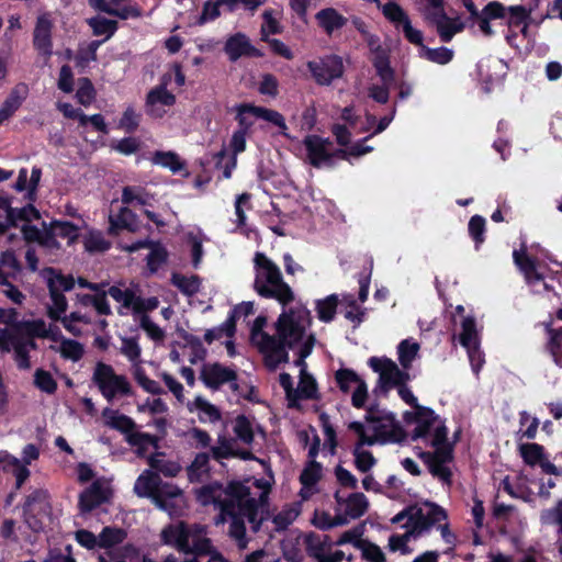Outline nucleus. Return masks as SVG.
Here are the masks:
<instances>
[{"instance_id": "nucleus-1", "label": "nucleus", "mask_w": 562, "mask_h": 562, "mask_svg": "<svg viewBox=\"0 0 562 562\" xmlns=\"http://www.w3.org/2000/svg\"><path fill=\"white\" fill-rule=\"evenodd\" d=\"M271 485L263 479H247L243 482H231L226 487L212 483L195 491L198 502L214 505L220 509L215 524H224L231 518L228 536L239 550L248 546V537L244 518H247L254 532L259 531L261 524L269 517L268 495Z\"/></svg>"}, {"instance_id": "nucleus-47", "label": "nucleus", "mask_w": 562, "mask_h": 562, "mask_svg": "<svg viewBox=\"0 0 562 562\" xmlns=\"http://www.w3.org/2000/svg\"><path fill=\"white\" fill-rule=\"evenodd\" d=\"M254 303L252 302H241L237 304L233 311L231 312L228 318L225 322V326L227 328V337H232L236 329V321L239 318H245L251 314H254Z\"/></svg>"}, {"instance_id": "nucleus-57", "label": "nucleus", "mask_w": 562, "mask_h": 562, "mask_svg": "<svg viewBox=\"0 0 562 562\" xmlns=\"http://www.w3.org/2000/svg\"><path fill=\"white\" fill-rule=\"evenodd\" d=\"M531 11L527 10L522 5H510L507 8V23L509 26L519 27L522 26L524 30L527 29V20L530 16Z\"/></svg>"}, {"instance_id": "nucleus-63", "label": "nucleus", "mask_w": 562, "mask_h": 562, "mask_svg": "<svg viewBox=\"0 0 562 562\" xmlns=\"http://www.w3.org/2000/svg\"><path fill=\"white\" fill-rule=\"evenodd\" d=\"M102 43L103 41H92L86 47H79L75 57L76 65L83 68L90 61H94L97 59V50Z\"/></svg>"}, {"instance_id": "nucleus-16", "label": "nucleus", "mask_w": 562, "mask_h": 562, "mask_svg": "<svg viewBox=\"0 0 562 562\" xmlns=\"http://www.w3.org/2000/svg\"><path fill=\"white\" fill-rule=\"evenodd\" d=\"M335 380L342 393H351V403L356 408L364 406L368 398L367 383L351 369H339Z\"/></svg>"}, {"instance_id": "nucleus-14", "label": "nucleus", "mask_w": 562, "mask_h": 562, "mask_svg": "<svg viewBox=\"0 0 562 562\" xmlns=\"http://www.w3.org/2000/svg\"><path fill=\"white\" fill-rule=\"evenodd\" d=\"M75 279L70 276L54 273L48 279V289L50 294V304L47 305V315L53 321L64 317L67 311V300L63 291H70L75 285Z\"/></svg>"}, {"instance_id": "nucleus-24", "label": "nucleus", "mask_w": 562, "mask_h": 562, "mask_svg": "<svg viewBox=\"0 0 562 562\" xmlns=\"http://www.w3.org/2000/svg\"><path fill=\"white\" fill-rule=\"evenodd\" d=\"M201 380L210 389H218L224 383L236 380V372L220 363L205 364L201 370Z\"/></svg>"}, {"instance_id": "nucleus-46", "label": "nucleus", "mask_w": 562, "mask_h": 562, "mask_svg": "<svg viewBox=\"0 0 562 562\" xmlns=\"http://www.w3.org/2000/svg\"><path fill=\"white\" fill-rule=\"evenodd\" d=\"M171 281L176 288L188 296H192L200 291L201 281L196 276L188 277L180 273H173Z\"/></svg>"}, {"instance_id": "nucleus-13", "label": "nucleus", "mask_w": 562, "mask_h": 562, "mask_svg": "<svg viewBox=\"0 0 562 562\" xmlns=\"http://www.w3.org/2000/svg\"><path fill=\"white\" fill-rule=\"evenodd\" d=\"M369 430L373 445L396 442L403 437L402 428L394 415L384 412L369 414Z\"/></svg>"}, {"instance_id": "nucleus-10", "label": "nucleus", "mask_w": 562, "mask_h": 562, "mask_svg": "<svg viewBox=\"0 0 562 562\" xmlns=\"http://www.w3.org/2000/svg\"><path fill=\"white\" fill-rule=\"evenodd\" d=\"M426 1L427 3L424 8L425 19L436 26L437 33L442 42H450L456 34L464 29V23L460 18H450L446 14L442 0Z\"/></svg>"}, {"instance_id": "nucleus-27", "label": "nucleus", "mask_w": 562, "mask_h": 562, "mask_svg": "<svg viewBox=\"0 0 562 562\" xmlns=\"http://www.w3.org/2000/svg\"><path fill=\"white\" fill-rule=\"evenodd\" d=\"M46 506V493L37 490L30 494L24 505L25 521L34 531L43 529L44 524L42 519L35 517L37 510H43Z\"/></svg>"}, {"instance_id": "nucleus-5", "label": "nucleus", "mask_w": 562, "mask_h": 562, "mask_svg": "<svg viewBox=\"0 0 562 562\" xmlns=\"http://www.w3.org/2000/svg\"><path fill=\"white\" fill-rule=\"evenodd\" d=\"M447 519V514L442 507L435 503L425 502L404 508L396 514L391 521L402 524L406 529L403 535H393L389 539L391 551H401L403 554L409 553L411 549L407 542L412 538H417L427 532L434 525Z\"/></svg>"}, {"instance_id": "nucleus-60", "label": "nucleus", "mask_w": 562, "mask_h": 562, "mask_svg": "<svg viewBox=\"0 0 562 562\" xmlns=\"http://www.w3.org/2000/svg\"><path fill=\"white\" fill-rule=\"evenodd\" d=\"M126 533L120 528L105 527L99 535V547L111 548L115 544L123 542Z\"/></svg>"}, {"instance_id": "nucleus-36", "label": "nucleus", "mask_w": 562, "mask_h": 562, "mask_svg": "<svg viewBox=\"0 0 562 562\" xmlns=\"http://www.w3.org/2000/svg\"><path fill=\"white\" fill-rule=\"evenodd\" d=\"M161 479L158 473L151 470H145L136 480L134 484V492L140 497L153 498Z\"/></svg>"}, {"instance_id": "nucleus-53", "label": "nucleus", "mask_w": 562, "mask_h": 562, "mask_svg": "<svg viewBox=\"0 0 562 562\" xmlns=\"http://www.w3.org/2000/svg\"><path fill=\"white\" fill-rule=\"evenodd\" d=\"M210 457L207 453H199L195 456L191 465L188 468V475L191 482L202 481L209 472Z\"/></svg>"}, {"instance_id": "nucleus-45", "label": "nucleus", "mask_w": 562, "mask_h": 562, "mask_svg": "<svg viewBox=\"0 0 562 562\" xmlns=\"http://www.w3.org/2000/svg\"><path fill=\"white\" fill-rule=\"evenodd\" d=\"M338 305V296L330 294L325 299L317 300L315 303V311L319 321L329 323L334 319Z\"/></svg>"}, {"instance_id": "nucleus-20", "label": "nucleus", "mask_w": 562, "mask_h": 562, "mask_svg": "<svg viewBox=\"0 0 562 562\" xmlns=\"http://www.w3.org/2000/svg\"><path fill=\"white\" fill-rule=\"evenodd\" d=\"M176 102V97L167 90V78L160 86L151 89L146 98V111L154 117H161L165 114L164 106H171Z\"/></svg>"}, {"instance_id": "nucleus-21", "label": "nucleus", "mask_w": 562, "mask_h": 562, "mask_svg": "<svg viewBox=\"0 0 562 562\" xmlns=\"http://www.w3.org/2000/svg\"><path fill=\"white\" fill-rule=\"evenodd\" d=\"M310 164L319 168L330 160V140L317 135H308L303 140Z\"/></svg>"}, {"instance_id": "nucleus-25", "label": "nucleus", "mask_w": 562, "mask_h": 562, "mask_svg": "<svg viewBox=\"0 0 562 562\" xmlns=\"http://www.w3.org/2000/svg\"><path fill=\"white\" fill-rule=\"evenodd\" d=\"M38 457V448L33 443H29L22 450V458H18L19 465H5V470L10 471L15 477L16 488H20L30 477L31 472L27 465L37 460Z\"/></svg>"}, {"instance_id": "nucleus-49", "label": "nucleus", "mask_w": 562, "mask_h": 562, "mask_svg": "<svg viewBox=\"0 0 562 562\" xmlns=\"http://www.w3.org/2000/svg\"><path fill=\"white\" fill-rule=\"evenodd\" d=\"M148 248L150 251L146 258L147 267L151 273H155L166 263L168 252L164 246L153 241H150Z\"/></svg>"}, {"instance_id": "nucleus-54", "label": "nucleus", "mask_w": 562, "mask_h": 562, "mask_svg": "<svg viewBox=\"0 0 562 562\" xmlns=\"http://www.w3.org/2000/svg\"><path fill=\"white\" fill-rule=\"evenodd\" d=\"M56 351L59 352L64 359L76 362L83 356V346L76 340L63 338Z\"/></svg>"}, {"instance_id": "nucleus-11", "label": "nucleus", "mask_w": 562, "mask_h": 562, "mask_svg": "<svg viewBox=\"0 0 562 562\" xmlns=\"http://www.w3.org/2000/svg\"><path fill=\"white\" fill-rule=\"evenodd\" d=\"M236 120L239 125V130L248 132L257 119L265 120L280 127L283 135H286L285 131L288 126L285 120L281 113L274 110H270L262 106H256L248 103L237 104L235 106Z\"/></svg>"}, {"instance_id": "nucleus-2", "label": "nucleus", "mask_w": 562, "mask_h": 562, "mask_svg": "<svg viewBox=\"0 0 562 562\" xmlns=\"http://www.w3.org/2000/svg\"><path fill=\"white\" fill-rule=\"evenodd\" d=\"M267 324L265 316H258L250 331V339L259 350L265 353L266 362L270 368H277L281 362L288 361V349H297L300 363L312 352L315 338L307 334L311 325V313L305 305L297 303L284 310L278 317L274 328L276 334L263 331Z\"/></svg>"}, {"instance_id": "nucleus-61", "label": "nucleus", "mask_w": 562, "mask_h": 562, "mask_svg": "<svg viewBox=\"0 0 562 562\" xmlns=\"http://www.w3.org/2000/svg\"><path fill=\"white\" fill-rule=\"evenodd\" d=\"M108 294L115 300L117 303L122 305L124 308H132L134 310L135 301H136V294L131 289H121L119 286H111L108 290Z\"/></svg>"}, {"instance_id": "nucleus-41", "label": "nucleus", "mask_w": 562, "mask_h": 562, "mask_svg": "<svg viewBox=\"0 0 562 562\" xmlns=\"http://www.w3.org/2000/svg\"><path fill=\"white\" fill-rule=\"evenodd\" d=\"M77 303L80 307L92 306L98 315L111 314V307L106 300V293L99 294H77Z\"/></svg>"}, {"instance_id": "nucleus-29", "label": "nucleus", "mask_w": 562, "mask_h": 562, "mask_svg": "<svg viewBox=\"0 0 562 562\" xmlns=\"http://www.w3.org/2000/svg\"><path fill=\"white\" fill-rule=\"evenodd\" d=\"M29 94L27 85L21 82L14 86L0 108V125L9 120L22 105Z\"/></svg>"}, {"instance_id": "nucleus-12", "label": "nucleus", "mask_w": 562, "mask_h": 562, "mask_svg": "<svg viewBox=\"0 0 562 562\" xmlns=\"http://www.w3.org/2000/svg\"><path fill=\"white\" fill-rule=\"evenodd\" d=\"M369 366L379 374V386L385 392L406 384L411 379L407 370L400 369L393 360L386 357H371Z\"/></svg>"}, {"instance_id": "nucleus-39", "label": "nucleus", "mask_w": 562, "mask_h": 562, "mask_svg": "<svg viewBox=\"0 0 562 562\" xmlns=\"http://www.w3.org/2000/svg\"><path fill=\"white\" fill-rule=\"evenodd\" d=\"M546 329L548 335L546 349L555 366L562 368V328H552L550 325H547Z\"/></svg>"}, {"instance_id": "nucleus-50", "label": "nucleus", "mask_w": 562, "mask_h": 562, "mask_svg": "<svg viewBox=\"0 0 562 562\" xmlns=\"http://www.w3.org/2000/svg\"><path fill=\"white\" fill-rule=\"evenodd\" d=\"M236 437L246 445L254 441L255 424L245 416H238L233 426Z\"/></svg>"}, {"instance_id": "nucleus-52", "label": "nucleus", "mask_w": 562, "mask_h": 562, "mask_svg": "<svg viewBox=\"0 0 562 562\" xmlns=\"http://www.w3.org/2000/svg\"><path fill=\"white\" fill-rule=\"evenodd\" d=\"M88 24L92 29L94 35H97V36L105 35V38L103 40V42L109 40L115 33V31L117 29L116 21L109 20L103 16L92 18L88 21Z\"/></svg>"}, {"instance_id": "nucleus-17", "label": "nucleus", "mask_w": 562, "mask_h": 562, "mask_svg": "<svg viewBox=\"0 0 562 562\" xmlns=\"http://www.w3.org/2000/svg\"><path fill=\"white\" fill-rule=\"evenodd\" d=\"M305 549L316 562H341L345 553L341 550H331V543L327 536L308 533L304 537Z\"/></svg>"}, {"instance_id": "nucleus-26", "label": "nucleus", "mask_w": 562, "mask_h": 562, "mask_svg": "<svg viewBox=\"0 0 562 562\" xmlns=\"http://www.w3.org/2000/svg\"><path fill=\"white\" fill-rule=\"evenodd\" d=\"M335 498L338 512L345 513L350 519L360 518L367 513L369 507V501L362 493H352L347 498H342L336 493Z\"/></svg>"}, {"instance_id": "nucleus-37", "label": "nucleus", "mask_w": 562, "mask_h": 562, "mask_svg": "<svg viewBox=\"0 0 562 562\" xmlns=\"http://www.w3.org/2000/svg\"><path fill=\"white\" fill-rule=\"evenodd\" d=\"M188 408L199 412V419L202 423H216L221 419V412L202 396H196L192 403L188 404Z\"/></svg>"}, {"instance_id": "nucleus-6", "label": "nucleus", "mask_w": 562, "mask_h": 562, "mask_svg": "<svg viewBox=\"0 0 562 562\" xmlns=\"http://www.w3.org/2000/svg\"><path fill=\"white\" fill-rule=\"evenodd\" d=\"M254 290L265 299L274 300L283 307L295 302L296 295L288 284L277 263L262 252L254 257Z\"/></svg>"}, {"instance_id": "nucleus-23", "label": "nucleus", "mask_w": 562, "mask_h": 562, "mask_svg": "<svg viewBox=\"0 0 562 562\" xmlns=\"http://www.w3.org/2000/svg\"><path fill=\"white\" fill-rule=\"evenodd\" d=\"M224 52L231 61H236L244 56H261V53L251 45L250 40L244 33L229 36L225 42Z\"/></svg>"}, {"instance_id": "nucleus-44", "label": "nucleus", "mask_w": 562, "mask_h": 562, "mask_svg": "<svg viewBox=\"0 0 562 562\" xmlns=\"http://www.w3.org/2000/svg\"><path fill=\"white\" fill-rule=\"evenodd\" d=\"M150 470L156 473H161L165 476L175 477L181 471L179 463L166 460L161 454L151 456L148 458Z\"/></svg>"}, {"instance_id": "nucleus-9", "label": "nucleus", "mask_w": 562, "mask_h": 562, "mask_svg": "<svg viewBox=\"0 0 562 562\" xmlns=\"http://www.w3.org/2000/svg\"><path fill=\"white\" fill-rule=\"evenodd\" d=\"M91 381L109 403L134 394L128 378L116 373L111 364L102 361L95 363Z\"/></svg>"}, {"instance_id": "nucleus-8", "label": "nucleus", "mask_w": 562, "mask_h": 562, "mask_svg": "<svg viewBox=\"0 0 562 562\" xmlns=\"http://www.w3.org/2000/svg\"><path fill=\"white\" fill-rule=\"evenodd\" d=\"M207 527L196 522L177 521L166 526L160 533L162 543L182 553H211L212 541Z\"/></svg>"}, {"instance_id": "nucleus-48", "label": "nucleus", "mask_w": 562, "mask_h": 562, "mask_svg": "<svg viewBox=\"0 0 562 562\" xmlns=\"http://www.w3.org/2000/svg\"><path fill=\"white\" fill-rule=\"evenodd\" d=\"M123 204H137L146 206L150 204V195L140 187H124L122 190Z\"/></svg>"}, {"instance_id": "nucleus-15", "label": "nucleus", "mask_w": 562, "mask_h": 562, "mask_svg": "<svg viewBox=\"0 0 562 562\" xmlns=\"http://www.w3.org/2000/svg\"><path fill=\"white\" fill-rule=\"evenodd\" d=\"M314 80L321 86H329L344 75L342 59L337 55H326L307 63Z\"/></svg>"}, {"instance_id": "nucleus-59", "label": "nucleus", "mask_w": 562, "mask_h": 562, "mask_svg": "<svg viewBox=\"0 0 562 562\" xmlns=\"http://www.w3.org/2000/svg\"><path fill=\"white\" fill-rule=\"evenodd\" d=\"M85 249L89 252H103L110 248V243L100 232H89L83 238Z\"/></svg>"}, {"instance_id": "nucleus-55", "label": "nucleus", "mask_w": 562, "mask_h": 562, "mask_svg": "<svg viewBox=\"0 0 562 562\" xmlns=\"http://www.w3.org/2000/svg\"><path fill=\"white\" fill-rule=\"evenodd\" d=\"M133 376L137 384L147 393L154 395L164 394V389L159 385V383L145 373V370L140 367H136L133 372Z\"/></svg>"}, {"instance_id": "nucleus-58", "label": "nucleus", "mask_w": 562, "mask_h": 562, "mask_svg": "<svg viewBox=\"0 0 562 562\" xmlns=\"http://www.w3.org/2000/svg\"><path fill=\"white\" fill-rule=\"evenodd\" d=\"M373 65L383 83H392L394 80L393 70L390 67L385 50H381L373 58Z\"/></svg>"}, {"instance_id": "nucleus-34", "label": "nucleus", "mask_w": 562, "mask_h": 562, "mask_svg": "<svg viewBox=\"0 0 562 562\" xmlns=\"http://www.w3.org/2000/svg\"><path fill=\"white\" fill-rule=\"evenodd\" d=\"M109 221L111 233H115L119 229H126L134 233L139 228L136 214L126 206L121 207L117 213L111 214Z\"/></svg>"}, {"instance_id": "nucleus-42", "label": "nucleus", "mask_w": 562, "mask_h": 562, "mask_svg": "<svg viewBox=\"0 0 562 562\" xmlns=\"http://www.w3.org/2000/svg\"><path fill=\"white\" fill-rule=\"evenodd\" d=\"M420 346L412 338L402 340L397 346V358L404 370L412 367L413 361L418 357Z\"/></svg>"}, {"instance_id": "nucleus-32", "label": "nucleus", "mask_w": 562, "mask_h": 562, "mask_svg": "<svg viewBox=\"0 0 562 562\" xmlns=\"http://www.w3.org/2000/svg\"><path fill=\"white\" fill-rule=\"evenodd\" d=\"M322 477V465L315 460H311L303 469L300 481L302 488L300 495L303 499H308L316 493V484Z\"/></svg>"}, {"instance_id": "nucleus-38", "label": "nucleus", "mask_w": 562, "mask_h": 562, "mask_svg": "<svg viewBox=\"0 0 562 562\" xmlns=\"http://www.w3.org/2000/svg\"><path fill=\"white\" fill-rule=\"evenodd\" d=\"M48 225V233L53 239L58 237L67 239L69 244L74 243L79 236V227L68 221H52Z\"/></svg>"}, {"instance_id": "nucleus-40", "label": "nucleus", "mask_w": 562, "mask_h": 562, "mask_svg": "<svg viewBox=\"0 0 562 562\" xmlns=\"http://www.w3.org/2000/svg\"><path fill=\"white\" fill-rule=\"evenodd\" d=\"M150 161L154 165L169 169L173 173L180 172L186 168L184 161L175 151L157 150L153 153Z\"/></svg>"}, {"instance_id": "nucleus-64", "label": "nucleus", "mask_w": 562, "mask_h": 562, "mask_svg": "<svg viewBox=\"0 0 562 562\" xmlns=\"http://www.w3.org/2000/svg\"><path fill=\"white\" fill-rule=\"evenodd\" d=\"M139 327L155 342H162L166 338L165 330L160 328L148 315H142L139 317Z\"/></svg>"}, {"instance_id": "nucleus-51", "label": "nucleus", "mask_w": 562, "mask_h": 562, "mask_svg": "<svg viewBox=\"0 0 562 562\" xmlns=\"http://www.w3.org/2000/svg\"><path fill=\"white\" fill-rule=\"evenodd\" d=\"M126 441L136 448V453L140 457L145 454L150 446H156V439L154 436L135 431V429L126 436Z\"/></svg>"}, {"instance_id": "nucleus-22", "label": "nucleus", "mask_w": 562, "mask_h": 562, "mask_svg": "<svg viewBox=\"0 0 562 562\" xmlns=\"http://www.w3.org/2000/svg\"><path fill=\"white\" fill-rule=\"evenodd\" d=\"M110 497V487L102 480L94 481L85 492L80 494L79 506L82 513L91 512Z\"/></svg>"}, {"instance_id": "nucleus-62", "label": "nucleus", "mask_w": 562, "mask_h": 562, "mask_svg": "<svg viewBox=\"0 0 562 562\" xmlns=\"http://www.w3.org/2000/svg\"><path fill=\"white\" fill-rule=\"evenodd\" d=\"M15 225V209L11 207L8 199L0 198V234L4 233L10 226Z\"/></svg>"}, {"instance_id": "nucleus-28", "label": "nucleus", "mask_w": 562, "mask_h": 562, "mask_svg": "<svg viewBox=\"0 0 562 562\" xmlns=\"http://www.w3.org/2000/svg\"><path fill=\"white\" fill-rule=\"evenodd\" d=\"M21 232L23 238L27 243H36L49 251L60 248V244L56 239H53L52 236H49L48 225L46 223L42 224V228H37L31 224H24L21 227Z\"/></svg>"}, {"instance_id": "nucleus-3", "label": "nucleus", "mask_w": 562, "mask_h": 562, "mask_svg": "<svg viewBox=\"0 0 562 562\" xmlns=\"http://www.w3.org/2000/svg\"><path fill=\"white\" fill-rule=\"evenodd\" d=\"M407 422L416 424L412 439H422L434 451H422L419 458L425 462L431 475L442 484L450 486L452 472L450 463L453 460L452 446L447 440V428L430 408L418 406L414 413H406Z\"/></svg>"}, {"instance_id": "nucleus-43", "label": "nucleus", "mask_w": 562, "mask_h": 562, "mask_svg": "<svg viewBox=\"0 0 562 562\" xmlns=\"http://www.w3.org/2000/svg\"><path fill=\"white\" fill-rule=\"evenodd\" d=\"M459 341L464 348L480 345L479 331L473 317L467 316L462 319Z\"/></svg>"}, {"instance_id": "nucleus-7", "label": "nucleus", "mask_w": 562, "mask_h": 562, "mask_svg": "<svg viewBox=\"0 0 562 562\" xmlns=\"http://www.w3.org/2000/svg\"><path fill=\"white\" fill-rule=\"evenodd\" d=\"M382 12L396 31L401 32L411 44L420 47L419 55L422 58L438 65H446L452 60L454 55L452 49L445 46L429 48L424 45L423 32L413 26L408 14L400 4L389 1L383 5Z\"/></svg>"}, {"instance_id": "nucleus-18", "label": "nucleus", "mask_w": 562, "mask_h": 562, "mask_svg": "<svg viewBox=\"0 0 562 562\" xmlns=\"http://www.w3.org/2000/svg\"><path fill=\"white\" fill-rule=\"evenodd\" d=\"M151 501L159 509L170 515L177 513L184 504L182 491L177 485L162 481Z\"/></svg>"}, {"instance_id": "nucleus-4", "label": "nucleus", "mask_w": 562, "mask_h": 562, "mask_svg": "<svg viewBox=\"0 0 562 562\" xmlns=\"http://www.w3.org/2000/svg\"><path fill=\"white\" fill-rule=\"evenodd\" d=\"M35 338H48L61 344V339L65 337L58 327L47 326L43 319H29L18 325L16 328L0 333V351L3 353L13 351L18 368L29 370L32 366L30 351L37 348Z\"/></svg>"}, {"instance_id": "nucleus-35", "label": "nucleus", "mask_w": 562, "mask_h": 562, "mask_svg": "<svg viewBox=\"0 0 562 562\" xmlns=\"http://www.w3.org/2000/svg\"><path fill=\"white\" fill-rule=\"evenodd\" d=\"M302 359L303 363H300V358L295 361L296 366L300 367V381L294 392V400L314 398L317 392L316 381L306 371L305 358Z\"/></svg>"}, {"instance_id": "nucleus-30", "label": "nucleus", "mask_w": 562, "mask_h": 562, "mask_svg": "<svg viewBox=\"0 0 562 562\" xmlns=\"http://www.w3.org/2000/svg\"><path fill=\"white\" fill-rule=\"evenodd\" d=\"M515 265L524 274L526 282L530 286L543 281V276L538 271L536 260L529 257L525 250H515L513 252Z\"/></svg>"}, {"instance_id": "nucleus-33", "label": "nucleus", "mask_w": 562, "mask_h": 562, "mask_svg": "<svg viewBox=\"0 0 562 562\" xmlns=\"http://www.w3.org/2000/svg\"><path fill=\"white\" fill-rule=\"evenodd\" d=\"M102 418L105 426L119 430L126 436L136 427L135 422L131 417L110 407H105L102 411Z\"/></svg>"}, {"instance_id": "nucleus-19", "label": "nucleus", "mask_w": 562, "mask_h": 562, "mask_svg": "<svg viewBox=\"0 0 562 562\" xmlns=\"http://www.w3.org/2000/svg\"><path fill=\"white\" fill-rule=\"evenodd\" d=\"M53 26L54 24L49 13H42L37 16L33 32V45L46 57H50L53 54Z\"/></svg>"}, {"instance_id": "nucleus-56", "label": "nucleus", "mask_w": 562, "mask_h": 562, "mask_svg": "<svg viewBox=\"0 0 562 562\" xmlns=\"http://www.w3.org/2000/svg\"><path fill=\"white\" fill-rule=\"evenodd\" d=\"M299 514V509L293 506L282 508L272 518L273 529L277 531L286 529L297 518Z\"/></svg>"}, {"instance_id": "nucleus-31", "label": "nucleus", "mask_w": 562, "mask_h": 562, "mask_svg": "<svg viewBox=\"0 0 562 562\" xmlns=\"http://www.w3.org/2000/svg\"><path fill=\"white\" fill-rule=\"evenodd\" d=\"M315 20L318 26L328 36L333 35L336 31L341 30L348 22V19L339 13L335 8H325L315 14Z\"/></svg>"}]
</instances>
